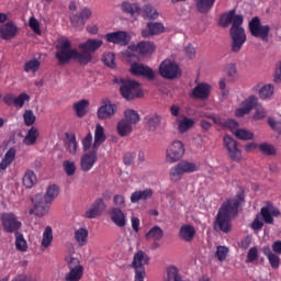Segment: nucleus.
<instances>
[{
	"instance_id": "nucleus-1",
	"label": "nucleus",
	"mask_w": 281,
	"mask_h": 281,
	"mask_svg": "<svg viewBox=\"0 0 281 281\" xmlns=\"http://www.w3.org/2000/svg\"><path fill=\"white\" fill-rule=\"evenodd\" d=\"M102 45V40L89 38L85 43L79 44L80 53L71 47V41H69V38L60 37L57 41L55 58L60 67H63V65H69L71 60H77L79 65H89L93 59L91 54H95Z\"/></svg>"
},
{
	"instance_id": "nucleus-2",
	"label": "nucleus",
	"mask_w": 281,
	"mask_h": 281,
	"mask_svg": "<svg viewBox=\"0 0 281 281\" xmlns=\"http://www.w3.org/2000/svg\"><path fill=\"white\" fill-rule=\"evenodd\" d=\"M243 15H236V10L233 9L220 16L218 25L221 27H232L229 30L231 34V50L233 54H239L240 49L245 43H247V34L245 33V29L243 27Z\"/></svg>"
},
{
	"instance_id": "nucleus-3",
	"label": "nucleus",
	"mask_w": 281,
	"mask_h": 281,
	"mask_svg": "<svg viewBox=\"0 0 281 281\" xmlns=\"http://www.w3.org/2000/svg\"><path fill=\"white\" fill-rule=\"evenodd\" d=\"M245 203V194L238 193L235 198L226 200L220 207L214 228L229 234L232 229V218L238 216V209Z\"/></svg>"
},
{
	"instance_id": "nucleus-4",
	"label": "nucleus",
	"mask_w": 281,
	"mask_h": 281,
	"mask_svg": "<svg viewBox=\"0 0 281 281\" xmlns=\"http://www.w3.org/2000/svg\"><path fill=\"white\" fill-rule=\"evenodd\" d=\"M116 85H120L121 95L124 100L131 101L135 100V98H142L144 92L142 91V87L139 82L131 79H114Z\"/></svg>"
},
{
	"instance_id": "nucleus-5",
	"label": "nucleus",
	"mask_w": 281,
	"mask_h": 281,
	"mask_svg": "<svg viewBox=\"0 0 281 281\" xmlns=\"http://www.w3.org/2000/svg\"><path fill=\"white\" fill-rule=\"evenodd\" d=\"M193 172H199V165L194 161L180 160L176 166L169 170V179L177 183L181 181L184 175H192Z\"/></svg>"
},
{
	"instance_id": "nucleus-6",
	"label": "nucleus",
	"mask_w": 281,
	"mask_h": 281,
	"mask_svg": "<svg viewBox=\"0 0 281 281\" xmlns=\"http://www.w3.org/2000/svg\"><path fill=\"white\" fill-rule=\"evenodd\" d=\"M158 71L165 80H175L181 76V68L179 67V64L171 59L162 60L159 65Z\"/></svg>"
},
{
	"instance_id": "nucleus-7",
	"label": "nucleus",
	"mask_w": 281,
	"mask_h": 281,
	"mask_svg": "<svg viewBox=\"0 0 281 281\" xmlns=\"http://www.w3.org/2000/svg\"><path fill=\"white\" fill-rule=\"evenodd\" d=\"M186 155V145L181 140H173L166 150L165 159L167 164H177Z\"/></svg>"
},
{
	"instance_id": "nucleus-8",
	"label": "nucleus",
	"mask_w": 281,
	"mask_h": 281,
	"mask_svg": "<svg viewBox=\"0 0 281 281\" xmlns=\"http://www.w3.org/2000/svg\"><path fill=\"white\" fill-rule=\"evenodd\" d=\"M251 36L255 38H261L263 43H269V32H271V26L262 25L260 23V18L255 16L248 24Z\"/></svg>"
},
{
	"instance_id": "nucleus-9",
	"label": "nucleus",
	"mask_w": 281,
	"mask_h": 281,
	"mask_svg": "<svg viewBox=\"0 0 281 281\" xmlns=\"http://www.w3.org/2000/svg\"><path fill=\"white\" fill-rule=\"evenodd\" d=\"M223 144L232 161H240V159H243V151H240L238 148V142H236V139L229 135H225L223 138Z\"/></svg>"
},
{
	"instance_id": "nucleus-10",
	"label": "nucleus",
	"mask_w": 281,
	"mask_h": 281,
	"mask_svg": "<svg viewBox=\"0 0 281 281\" xmlns=\"http://www.w3.org/2000/svg\"><path fill=\"white\" fill-rule=\"evenodd\" d=\"M2 227L7 234H19L18 231L21 229V222L16 218L13 213H4L1 215Z\"/></svg>"
},
{
	"instance_id": "nucleus-11",
	"label": "nucleus",
	"mask_w": 281,
	"mask_h": 281,
	"mask_svg": "<svg viewBox=\"0 0 281 281\" xmlns=\"http://www.w3.org/2000/svg\"><path fill=\"white\" fill-rule=\"evenodd\" d=\"M260 216L262 217L263 223L267 225H273V218L281 216V212L280 209L273 205V203L267 202L260 210Z\"/></svg>"
},
{
	"instance_id": "nucleus-12",
	"label": "nucleus",
	"mask_w": 281,
	"mask_h": 281,
	"mask_svg": "<svg viewBox=\"0 0 281 281\" xmlns=\"http://www.w3.org/2000/svg\"><path fill=\"white\" fill-rule=\"evenodd\" d=\"M116 112L117 105L112 103L111 100L104 99L102 105L97 111V116L99 120H111Z\"/></svg>"
},
{
	"instance_id": "nucleus-13",
	"label": "nucleus",
	"mask_w": 281,
	"mask_h": 281,
	"mask_svg": "<svg viewBox=\"0 0 281 281\" xmlns=\"http://www.w3.org/2000/svg\"><path fill=\"white\" fill-rule=\"evenodd\" d=\"M130 71L133 76H142V78H146V80H155V70L144 64H132Z\"/></svg>"
},
{
	"instance_id": "nucleus-14",
	"label": "nucleus",
	"mask_w": 281,
	"mask_h": 281,
	"mask_svg": "<svg viewBox=\"0 0 281 281\" xmlns=\"http://www.w3.org/2000/svg\"><path fill=\"white\" fill-rule=\"evenodd\" d=\"M105 40L108 43H113L114 45H121L122 47H126L128 43H131V35L124 31H117L108 33L105 35Z\"/></svg>"
},
{
	"instance_id": "nucleus-15",
	"label": "nucleus",
	"mask_w": 281,
	"mask_h": 281,
	"mask_svg": "<svg viewBox=\"0 0 281 281\" xmlns=\"http://www.w3.org/2000/svg\"><path fill=\"white\" fill-rule=\"evenodd\" d=\"M91 9L83 8L78 14L70 16V23L77 30H82L87 23L91 19Z\"/></svg>"
},
{
	"instance_id": "nucleus-16",
	"label": "nucleus",
	"mask_w": 281,
	"mask_h": 281,
	"mask_svg": "<svg viewBox=\"0 0 281 281\" xmlns=\"http://www.w3.org/2000/svg\"><path fill=\"white\" fill-rule=\"evenodd\" d=\"M98 164V149L86 153L80 159L82 172H89Z\"/></svg>"
},
{
	"instance_id": "nucleus-17",
	"label": "nucleus",
	"mask_w": 281,
	"mask_h": 281,
	"mask_svg": "<svg viewBox=\"0 0 281 281\" xmlns=\"http://www.w3.org/2000/svg\"><path fill=\"white\" fill-rule=\"evenodd\" d=\"M212 91V87L207 83H198L191 91L190 98L193 100H207L210 98V93Z\"/></svg>"
},
{
	"instance_id": "nucleus-18",
	"label": "nucleus",
	"mask_w": 281,
	"mask_h": 281,
	"mask_svg": "<svg viewBox=\"0 0 281 281\" xmlns=\"http://www.w3.org/2000/svg\"><path fill=\"white\" fill-rule=\"evenodd\" d=\"M19 34V26L14 22H7L0 26V38L2 41H12Z\"/></svg>"
},
{
	"instance_id": "nucleus-19",
	"label": "nucleus",
	"mask_w": 281,
	"mask_h": 281,
	"mask_svg": "<svg viewBox=\"0 0 281 281\" xmlns=\"http://www.w3.org/2000/svg\"><path fill=\"white\" fill-rule=\"evenodd\" d=\"M165 27L160 22H149L147 23V29L142 31L143 38H150V36H157V34H162Z\"/></svg>"
},
{
	"instance_id": "nucleus-20",
	"label": "nucleus",
	"mask_w": 281,
	"mask_h": 281,
	"mask_svg": "<svg viewBox=\"0 0 281 281\" xmlns=\"http://www.w3.org/2000/svg\"><path fill=\"white\" fill-rule=\"evenodd\" d=\"M132 52H137L142 56H150L155 52V43L153 42H139L137 45H131Z\"/></svg>"
},
{
	"instance_id": "nucleus-21",
	"label": "nucleus",
	"mask_w": 281,
	"mask_h": 281,
	"mask_svg": "<svg viewBox=\"0 0 281 281\" xmlns=\"http://www.w3.org/2000/svg\"><path fill=\"white\" fill-rule=\"evenodd\" d=\"M110 218L116 227H126V214H124L122 209L112 207L110 210Z\"/></svg>"
},
{
	"instance_id": "nucleus-22",
	"label": "nucleus",
	"mask_w": 281,
	"mask_h": 281,
	"mask_svg": "<svg viewBox=\"0 0 281 281\" xmlns=\"http://www.w3.org/2000/svg\"><path fill=\"white\" fill-rule=\"evenodd\" d=\"M196 236V229L190 224H184L179 229V238L184 243H192Z\"/></svg>"
},
{
	"instance_id": "nucleus-23",
	"label": "nucleus",
	"mask_w": 281,
	"mask_h": 281,
	"mask_svg": "<svg viewBox=\"0 0 281 281\" xmlns=\"http://www.w3.org/2000/svg\"><path fill=\"white\" fill-rule=\"evenodd\" d=\"M149 262H150V257H148V255L145 251L139 250L134 255L132 268L145 269L144 266L148 265Z\"/></svg>"
},
{
	"instance_id": "nucleus-24",
	"label": "nucleus",
	"mask_w": 281,
	"mask_h": 281,
	"mask_svg": "<svg viewBox=\"0 0 281 281\" xmlns=\"http://www.w3.org/2000/svg\"><path fill=\"white\" fill-rule=\"evenodd\" d=\"M106 142V134L104 133V127L100 124L95 125L94 130V142L92 144V149L98 150L103 143Z\"/></svg>"
},
{
	"instance_id": "nucleus-25",
	"label": "nucleus",
	"mask_w": 281,
	"mask_h": 281,
	"mask_svg": "<svg viewBox=\"0 0 281 281\" xmlns=\"http://www.w3.org/2000/svg\"><path fill=\"white\" fill-rule=\"evenodd\" d=\"M263 256H266L269 260V265L272 269H280V257L271 251V247L265 246L261 249Z\"/></svg>"
},
{
	"instance_id": "nucleus-26",
	"label": "nucleus",
	"mask_w": 281,
	"mask_h": 281,
	"mask_svg": "<svg viewBox=\"0 0 281 281\" xmlns=\"http://www.w3.org/2000/svg\"><path fill=\"white\" fill-rule=\"evenodd\" d=\"M15 158L16 149L14 147L9 148L0 162V170H8V168L12 166V161H14Z\"/></svg>"
},
{
	"instance_id": "nucleus-27",
	"label": "nucleus",
	"mask_w": 281,
	"mask_h": 281,
	"mask_svg": "<svg viewBox=\"0 0 281 281\" xmlns=\"http://www.w3.org/2000/svg\"><path fill=\"white\" fill-rule=\"evenodd\" d=\"M140 15L147 21H155L159 19V11L151 4H146L140 9Z\"/></svg>"
},
{
	"instance_id": "nucleus-28",
	"label": "nucleus",
	"mask_w": 281,
	"mask_h": 281,
	"mask_svg": "<svg viewBox=\"0 0 281 281\" xmlns=\"http://www.w3.org/2000/svg\"><path fill=\"white\" fill-rule=\"evenodd\" d=\"M85 276V267L71 268L65 274L64 281H80Z\"/></svg>"
},
{
	"instance_id": "nucleus-29",
	"label": "nucleus",
	"mask_w": 281,
	"mask_h": 281,
	"mask_svg": "<svg viewBox=\"0 0 281 281\" xmlns=\"http://www.w3.org/2000/svg\"><path fill=\"white\" fill-rule=\"evenodd\" d=\"M178 126V132L183 134V133H188V131H190V128H192L194 126V119H190L188 116H182V119H177L176 120Z\"/></svg>"
},
{
	"instance_id": "nucleus-30",
	"label": "nucleus",
	"mask_w": 281,
	"mask_h": 281,
	"mask_svg": "<svg viewBox=\"0 0 281 281\" xmlns=\"http://www.w3.org/2000/svg\"><path fill=\"white\" fill-rule=\"evenodd\" d=\"M153 196V189L135 191L131 195V203H139V201H148Z\"/></svg>"
},
{
	"instance_id": "nucleus-31",
	"label": "nucleus",
	"mask_w": 281,
	"mask_h": 281,
	"mask_svg": "<svg viewBox=\"0 0 281 281\" xmlns=\"http://www.w3.org/2000/svg\"><path fill=\"white\" fill-rule=\"evenodd\" d=\"M145 124L148 131H157L159 128V124H161V115L159 114H149L145 117Z\"/></svg>"
},
{
	"instance_id": "nucleus-32",
	"label": "nucleus",
	"mask_w": 281,
	"mask_h": 281,
	"mask_svg": "<svg viewBox=\"0 0 281 281\" xmlns=\"http://www.w3.org/2000/svg\"><path fill=\"white\" fill-rule=\"evenodd\" d=\"M116 131L120 137H128V135L133 133V125H131V123L122 119L121 121H119L116 125Z\"/></svg>"
},
{
	"instance_id": "nucleus-33",
	"label": "nucleus",
	"mask_w": 281,
	"mask_h": 281,
	"mask_svg": "<svg viewBox=\"0 0 281 281\" xmlns=\"http://www.w3.org/2000/svg\"><path fill=\"white\" fill-rule=\"evenodd\" d=\"M145 238L146 240H154V243H157L164 238V229L159 226H154L145 234Z\"/></svg>"
},
{
	"instance_id": "nucleus-34",
	"label": "nucleus",
	"mask_w": 281,
	"mask_h": 281,
	"mask_svg": "<svg viewBox=\"0 0 281 281\" xmlns=\"http://www.w3.org/2000/svg\"><path fill=\"white\" fill-rule=\"evenodd\" d=\"M216 0H196V10L200 14H207L213 8Z\"/></svg>"
},
{
	"instance_id": "nucleus-35",
	"label": "nucleus",
	"mask_w": 281,
	"mask_h": 281,
	"mask_svg": "<svg viewBox=\"0 0 281 281\" xmlns=\"http://www.w3.org/2000/svg\"><path fill=\"white\" fill-rule=\"evenodd\" d=\"M37 181L38 179L36 178V173H34V171L31 169H26L22 179L23 186H25L27 189L34 188Z\"/></svg>"
},
{
	"instance_id": "nucleus-36",
	"label": "nucleus",
	"mask_w": 281,
	"mask_h": 281,
	"mask_svg": "<svg viewBox=\"0 0 281 281\" xmlns=\"http://www.w3.org/2000/svg\"><path fill=\"white\" fill-rule=\"evenodd\" d=\"M89 108V100L82 99L74 103L72 109L76 112L77 117H85L87 115V109Z\"/></svg>"
},
{
	"instance_id": "nucleus-37",
	"label": "nucleus",
	"mask_w": 281,
	"mask_h": 281,
	"mask_svg": "<svg viewBox=\"0 0 281 281\" xmlns=\"http://www.w3.org/2000/svg\"><path fill=\"white\" fill-rule=\"evenodd\" d=\"M60 192V188L56 184L48 186L45 194H44V201L45 203H54V199L58 196Z\"/></svg>"
},
{
	"instance_id": "nucleus-38",
	"label": "nucleus",
	"mask_w": 281,
	"mask_h": 281,
	"mask_svg": "<svg viewBox=\"0 0 281 281\" xmlns=\"http://www.w3.org/2000/svg\"><path fill=\"white\" fill-rule=\"evenodd\" d=\"M38 128L32 126L27 131V134L23 139V144H25V146H34V144H36V139H38Z\"/></svg>"
},
{
	"instance_id": "nucleus-39",
	"label": "nucleus",
	"mask_w": 281,
	"mask_h": 281,
	"mask_svg": "<svg viewBox=\"0 0 281 281\" xmlns=\"http://www.w3.org/2000/svg\"><path fill=\"white\" fill-rule=\"evenodd\" d=\"M49 212V207L43 203H35L34 207L29 211V214H34L35 216H45Z\"/></svg>"
},
{
	"instance_id": "nucleus-40",
	"label": "nucleus",
	"mask_w": 281,
	"mask_h": 281,
	"mask_svg": "<svg viewBox=\"0 0 281 281\" xmlns=\"http://www.w3.org/2000/svg\"><path fill=\"white\" fill-rule=\"evenodd\" d=\"M124 117L123 119L125 122H128V124L133 125V124H139V120H142V117L139 116V113L135 110H125L124 111Z\"/></svg>"
},
{
	"instance_id": "nucleus-41",
	"label": "nucleus",
	"mask_w": 281,
	"mask_h": 281,
	"mask_svg": "<svg viewBox=\"0 0 281 281\" xmlns=\"http://www.w3.org/2000/svg\"><path fill=\"white\" fill-rule=\"evenodd\" d=\"M89 231H87V228H79L75 232V240L80 245V247H85V245H87Z\"/></svg>"
},
{
	"instance_id": "nucleus-42",
	"label": "nucleus",
	"mask_w": 281,
	"mask_h": 281,
	"mask_svg": "<svg viewBox=\"0 0 281 281\" xmlns=\"http://www.w3.org/2000/svg\"><path fill=\"white\" fill-rule=\"evenodd\" d=\"M121 8L123 12H125L126 14H131L132 16L133 14H139L142 12V8L138 3L123 2L121 4Z\"/></svg>"
},
{
	"instance_id": "nucleus-43",
	"label": "nucleus",
	"mask_w": 281,
	"mask_h": 281,
	"mask_svg": "<svg viewBox=\"0 0 281 281\" xmlns=\"http://www.w3.org/2000/svg\"><path fill=\"white\" fill-rule=\"evenodd\" d=\"M66 137L68 142L66 143V148L70 155H76L78 150V140H76V134H72L69 136V134H66Z\"/></svg>"
},
{
	"instance_id": "nucleus-44",
	"label": "nucleus",
	"mask_w": 281,
	"mask_h": 281,
	"mask_svg": "<svg viewBox=\"0 0 281 281\" xmlns=\"http://www.w3.org/2000/svg\"><path fill=\"white\" fill-rule=\"evenodd\" d=\"M53 240H54V234L52 232L50 226H47L43 233L42 247L47 249V247H49V245H52Z\"/></svg>"
},
{
	"instance_id": "nucleus-45",
	"label": "nucleus",
	"mask_w": 281,
	"mask_h": 281,
	"mask_svg": "<svg viewBox=\"0 0 281 281\" xmlns=\"http://www.w3.org/2000/svg\"><path fill=\"white\" fill-rule=\"evenodd\" d=\"M235 137L237 139H241L244 142H247L249 139H254V134L252 132L245 130V128H238L234 132Z\"/></svg>"
},
{
	"instance_id": "nucleus-46",
	"label": "nucleus",
	"mask_w": 281,
	"mask_h": 281,
	"mask_svg": "<svg viewBox=\"0 0 281 281\" xmlns=\"http://www.w3.org/2000/svg\"><path fill=\"white\" fill-rule=\"evenodd\" d=\"M65 262L68 269H79V267H83L82 265H80V259H78V257H74L72 255L66 256Z\"/></svg>"
},
{
	"instance_id": "nucleus-47",
	"label": "nucleus",
	"mask_w": 281,
	"mask_h": 281,
	"mask_svg": "<svg viewBox=\"0 0 281 281\" xmlns=\"http://www.w3.org/2000/svg\"><path fill=\"white\" fill-rule=\"evenodd\" d=\"M31 98L30 94L22 92L18 97H15L14 100V106L15 109H23L25 106V102H30Z\"/></svg>"
},
{
	"instance_id": "nucleus-48",
	"label": "nucleus",
	"mask_w": 281,
	"mask_h": 281,
	"mask_svg": "<svg viewBox=\"0 0 281 281\" xmlns=\"http://www.w3.org/2000/svg\"><path fill=\"white\" fill-rule=\"evenodd\" d=\"M15 247L18 251H27V241L23 234L15 233Z\"/></svg>"
},
{
	"instance_id": "nucleus-49",
	"label": "nucleus",
	"mask_w": 281,
	"mask_h": 281,
	"mask_svg": "<svg viewBox=\"0 0 281 281\" xmlns=\"http://www.w3.org/2000/svg\"><path fill=\"white\" fill-rule=\"evenodd\" d=\"M241 106L250 113L252 109L258 106V98L256 95L249 97L241 103Z\"/></svg>"
},
{
	"instance_id": "nucleus-50",
	"label": "nucleus",
	"mask_w": 281,
	"mask_h": 281,
	"mask_svg": "<svg viewBox=\"0 0 281 281\" xmlns=\"http://www.w3.org/2000/svg\"><path fill=\"white\" fill-rule=\"evenodd\" d=\"M40 68L41 61H38V59H32L24 64V71H26V74H30V71L36 74V70Z\"/></svg>"
},
{
	"instance_id": "nucleus-51",
	"label": "nucleus",
	"mask_w": 281,
	"mask_h": 281,
	"mask_svg": "<svg viewBox=\"0 0 281 281\" xmlns=\"http://www.w3.org/2000/svg\"><path fill=\"white\" fill-rule=\"evenodd\" d=\"M259 95H260L261 100H269V98H271V95H273V85L269 83V85L263 86L259 90Z\"/></svg>"
},
{
	"instance_id": "nucleus-52",
	"label": "nucleus",
	"mask_w": 281,
	"mask_h": 281,
	"mask_svg": "<svg viewBox=\"0 0 281 281\" xmlns=\"http://www.w3.org/2000/svg\"><path fill=\"white\" fill-rule=\"evenodd\" d=\"M64 171L66 172L67 177H74L76 175V162L71 160H65L63 162Z\"/></svg>"
},
{
	"instance_id": "nucleus-53",
	"label": "nucleus",
	"mask_w": 281,
	"mask_h": 281,
	"mask_svg": "<svg viewBox=\"0 0 281 281\" xmlns=\"http://www.w3.org/2000/svg\"><path fill=\"white\" fill-rule=\"evenodd\" d=\"M258 148H259L260 153H262L263 155H268V156L276 155V147L271 144L261 143L258 146Z\"/></svg>"
},
{
	"instance_id": "nucleus-54",
	"label": "nucleus",
	"mask_w": 281,
	"mask_h": 281,
	"mask_svg": "<svg viewBox=\"0 0 281 281\" xmlns=\"http://www.w3.org/2000/svg\"><path fill=\"white\" fill-rule=\"evenodd\" d=\"M102 63L106 65V67H110V69H115V54L113 53H106L102 57Z\"/></svg>"
},
{
	"instance_id": "nucleus-55",
	"label": "nucleus",
	"mask_w": 281,
	"mask_h": 281,
	"mask_svg": "<svg viewBox=\"0 0 281 281\" xmlns=\"http://www.w3.org/2000/svg\"><path fill=\"white\" fill-rule=\"evenodd\" d=\"M23 120L25 126H32L36 122V115H34L32 110H26L23 114Z\"/></svg>"
},
{
	"instance_id": "nucleus-56",
	"label": "nucleus",
	"mask_w": 281,
	"mask_h": 281,
	"mask_svg": "<svg viewBox=\"0 0 281 281\" xmlns=\"http://www.w3.org/2000/svg\"><path fill=\"white\" fill-rule=\"evenodd\" d=\"M92 209H94L98 213L102 215V212L106 210V203L104 202V199L98 198L93 203H92Z\"/></svg>"
},
{
	"instance_id": "nucleus-57",
	"label": "nucleus",
	"mask_w": 281,
	"mask_h": 281,
	"mask_svg": "<svg viewBox=\"0 0 281 281\" xmlns=\"http://www.w3.org/2000/svg\"><path fill=\"white\" fill-rule=\"evenodd\" d=\"M227 254H229V249L227 247L218 246L215 252V258H217L220 262H223V260L227 258Z\"/></svg>"
},
{
	"instance_id": "nucleus-58",
	"label": "nucleus",
	"mask_w": 281,
	"mask_h": 281,
	"mask_svg": "<svg viewBox=\"0 0 281 281\" xmlns=\"http://www.w3.org/2000/svg\"><path fill=\"white\" fill-rule=\"evenodd\" d=\"M114 207L119 210H124L126 207V200L124 199V195L116 194L113 198Z\"/></svg>"
},
{
	"instance_id": "nucleus-59",
	"label": "nucleus",
	"mask_w": 281,
	"mask_h": 281,
	"mask_svg": "<svg viewBox=\"0 0 281 281\" xmlns=\"http://www.w3.org/2000/svg\"><path fill=\"white\" fill-rule=\"evenodd\" d=\"M81 144H82L83 150L87 153V150H89L91 148V144H93V134H91V132H89L86 135V137L82 138Z\"/></svg>"
},
{
	"instance_id": "nucleus-60",
	"label": "nucleus",
	"mask_w": 281,
	"mask_h": 281,
	"mask_svg": "<svg viewBox=\"0 0 281 281\" xmlns=\"http://www.w3.org/2000/svg\"><path fill=\"white\" fill-rule=\"evenodd\" d=\"M258 260V248L257 247H251L248 250L246 262L249 265L251 262H256Z\"/></svg>"
},
{
	"instance_id": "nucleus-61",
	"label": "nucleus",
	"mask_w": 281,
	"mask_h": 281,
	"mask_svg": "<svg viewBox=\"0 0 281 281\" xmlns=\"http://www.w3.org/2000/svg\"><path fill=\"white\" fill-rule=\"evenodd\" d=\"M29 25L34 33L41 36V23H38V20H36V18L34 16L30 18Z\"/></svg>"
},
{
	"instance_id": "nucleus-62",
	"label": "nucleus",
	"mask_w": 281,
	"mask_h": 281,
	"mask_svg": "<svg viewBox=\"0 0 281 281\" xmlns=\"http://www.w3.org/2000/svg\"><path fill=\"white\" fill-rule=\"evenodd\" d=\"M256 112L254 114V120H265L267 117V110L262 105L255 106Z\"/></svg>"
},
{
	"instance_id": "nucleus-63",
	"label": "nucleus",
	"mask_w": 281,
	"mask_h": 281,
	"mask_svg": "<svg viewBox=\"0 0 281 281\" xmlns=\"http://www.w3.org/2000/svg\"><path fill=\"white\" fill-rule=\"evenodd\" d=\"M265 227V222L260 220V215H256L255 220L251 223V229L255 232H260Z\"/></svg>"
},
{
	"instance_id": "nucleus-64",
	"label": "nucleus",
	"mask_w": 281,
	"mask_h": 281,
	"mask_svg": "<svg viewBox=\"0 0 281 281\" xmlns=\"http://www.w3.org/2000/svg\"><path fill=\"white\" fill-rule=\"evenodd\" d=\"M135 269V277L134 281H144L146 278V268H134Z\"/></svg>"
}]
</instances>
